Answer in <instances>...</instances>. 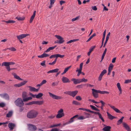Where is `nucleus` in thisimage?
Wrapping results in <instances>:
<instances>
[{"mask_svg": "<svg viewBox=\"0 0 131 131\" xmlns=\"http://www.w3.org/2000/svg\"><path fill=\"white\" fill-rule=\"evenodd\" d=\"M90 106L91 107V108L93 110H95L96 111H99L100 110L98 108H96L95 106L92 105H90Z\"/></svg>", "mask_w": 131, "mask_h": 131, "instance_id": "nucleus-32", "label": "nucleus"}, {"mask_svg": "<svg viewBox=\"0 0 131 131\" xmlns=\"http://www.w3.org/2000/svg\"><path fill=\"white\" fill-rule=\"evenodd\" d=\"M81 70H78V69L77 70H76V72L78 71V73L77 74V76H79L80 75V73H81Z\"/></svg>", "mask_w": 131, "mask_h": 131, "instance_id": "nucleus-50", "label": "nucleus"}, {"mask_svg": "<svg viewBox=\"0 0 131 131\" xmlns=\"http://www.w3.org/2000/svg\"><path fill=\"white\" fill-rule=\"evenodd\" d=\"M29 94L32 97L34 98L36 97L37 99H39L43 95V94L41 93H39L35 95L31 93H30Z\"/></svg>", "mask_w": 131, "mask_h": 131, "instance_id": "nucleus-11", "label": "nucleus"}, {"mask_svg": "<svg viewBox=\"0 0 131 131\" xmlns=\"http://www.w3.org/2000/svg\"><path fill=\"white\" fill-rule=\"evenodd\" d=\"M106 70L105 69H104L101 72L100 74L101 75L103 76V75L106 73Z\"/></svg>", "mask_w": 131, "mask_h": 131, "instance_id": "nucleus-42", "label": "nucleus"}, {"mask_svg": "<svg viewBox=\"0 0 131 131\" xmlns=\"http://www.w3.org/2000/svg\"><path fill=\"white\" fill-rule=\"evenodd\" d=\"M83 63H80V68L79 70H82V66L83 65Z\"/></svg>", "mask_w": 131, "mask_h": 131, "instance_id": "nucleus-56", "label": "nucleus"}, {"mask_svg": "<svg viewBox=\"0 0 131 131\" xmlns=\"http://www.w3.org/2000/svg\"><path fill=\"white\" fill-rule=\"evenodd\" d=\"M130 82H131V79L125 80L124 82L125 83H127Z\"/></svg>", "mask_w": 131, "mask_h": 131, "instance_id": "nucleus-52", "label": "nucleus"}, {"mask_svg": "<svg viewBox=\"0 0 131 131\" xmlns=\"http://www.w3.org/2000/svg\"><path fill=\"white\" fill-rule=\"evenodd\" d=\"M59 70V69H58L56 68V69H53V70H50L48 71L47 72V73H50L57 72Z\"/></svg>", "mask_w": 131, "mask_h": 131, "instance_id": "nucleus-27", "label": "nucleus"}, {"mask_svg": "<svg viewBox=\"0 0 131 131\" xmlns=\"http://www.w3.org/2000/svg\"><path fill=\"white\" fill-rule=\"evenodd\" d=\"M49 55L47 54L43 53L40 55L38 56L37 57L39 58H42L49 57Z\"/></svg>", "mask_w": 131, "mask_h": 131, "instance_id": "nucleus-21", "label": "nucleus"}, {"mask_svg": "<svg viewBox=\"0 0 131 131\" xmlns=\"http://www.w3.org/2000/svg\"><path fill=\"white\" fill-rule=\"evenodd\" d=\"M80 81V83L82 82H86L87 81V80L86 79H85L84 78H83L82 79H79Z\"/></svg>", "mask_w": 131, "mask_h": 131, "instance_id": "nucleus-45", "label": "nucleus"}, {"mask_svg": "<svg viewBox=\"0 0 131 131\" xmlns=\"http://www.w3.org/2000/svg\"><path fill=\"white\" fill-rule=\"evenodd\" d=\"M43 103V101H35V104L41 105Z\"/></svg>", "mask_w": 131, "mask_h": 131, "instance_id": "nucleus-33", "label": "nucleus"}, {"mask_svg": "<svg viewBox=\"0 0 131 131\" xmlns=\"http://www.w3.org/2000/svg\"><path fill=\"white\" fill-rule=\"evenodd\" d=\"M88 101H91L93 103H95V104H97L99 102H97L95 101L94 100H92L91 99H89L88 100Z\"/></svg>", "mask_w": 131, "mask_h": 131, "instance_id": "nucleus-48", "label": "nucleus"}, {"mask_svg": "<svg viewBox=\"0 0 131 131\" xmlns=\"http://www.w3.org/2000/svg\"><path fill=\"white\" fill-rule=\"evenodd\" d=\"M100 102L101 103V105L100 107L101 110H103V107L104 106L105 103L102 100L100 101Z\"/></svg>", "mask_w": 131, "mask_h": 131, "instance_id": "nucleus-31", "label": "nucleus"}, {"mask_svg": "<svg viewBox=\"0 0 131 131\" xmlns=\"http://www.w3.org/2000/svg\"><path fill=\"white\" fill-rule=\"evenodd\" d=\"M111 127L109 126H106L103 127L102 130L104 131H111Z\"/></svg>", "mask_w": 131, "mask_h": 131, "instance_id": "nucleus-23", "label": "nucleus"}, {"mask_svg": "<svg viewBox=\"0 0 131 131\" xmlns=\"http://www.w3.org/2000/svg\"><path fill=\"white\" fill-rule=\"evenodd\" d=\"M8 126L9 129V130H13L15 126V125L12 123H10L8 124Z\"/></svg>", "mask_w": 131, "mask_h": 131, "instance_id": "nucleus-15", "label": "nucleus"}, {"mask_svg": "<svg viewBox=\"0 0 131 131\" xmlns=\"http://www.w3.org/2000/svg\"><path fill=\"white\" fill-rule=\"evenodd\" d=\"M15 64L14 62H4L2 64V66H5L8 72L10 71V66H9L11 65H13Z\"/></svg>", "mask_w": 131, "mask_h": 131, "instance_id": "nucleus-3", "label": "nucleus"}, {"mask_svg": "<svg viewBox=\"0 0 131 131\" xmlns=\"http://www.w3.org/2000/svg\"><path fill=\"white\" fill-rule=\"evenodd\" d=\"M58 84V82H56L52 83L51 84L52 87L54 86H57Z\"/></svg>", "mask_w": 131, "mask_h": 131, "instance_id": "nucleus-41", "label": "nucleus"}, {"mask_svg": "<svg viewBox=\"0 0 131 131\" xmlns=\"http://www.w3.org/2000/svg\"><path fill=\"white\" fill-rule=\"evenodd\" d=\"M56 46H54L51 47H49L45 51V52H49L50 50H52L54 49L56 47Z\"/></svg>", "mask_w": 131, "mask_h": 131, "instance_id": "nucleus-28", "label": "nucleus"}, {"mask_svg": "<svg viewBox=\"0 0 131 131\" xmlns=\"http://www.w3.org/2000/svg\"><path fill=\"white\" fill-rule=\"evenodd\" d=\"M7 49H8L12 51H16V50L14 47H12L10 48H7Z\"/></svg>", "mask_w": 131, "mask_h": 131, "instance_id": "nucleus-43", "label": "nucleus"}, {"mask_svg": "<svg viewBox=\"0 0 131 131\" xmlns=\"http://www.w3.org/2000/svg\"><path fill=\"white\" fill-rule=\"evenodd\" d=\"M5 106V104L3 102L0 103V107H4Z\"/></svg>", "mask_w": 131, "mask_h": 131, "instance_id": "nucleus-57", "label": "nucleus"}, {"mask_svg": "<svg viewBox=\"0 0 131 131\" xmlns=\"http://www.w3.org/2000/svg\"><path fill=\"white\" fill-rule=\"evenodd\" d=\"M95 47V46H92L90 49L89 51L91 52L92 51H93V50L94 49Z\"/></svg>", "mask_w": 131, "mask_h": 131, "instance_id": "nucleus-53", "label": "nucleus"}, {"mask_svg": "<svg viewBox=\"0 0 131 131\" xmlns=\"http://www.w3.org/2000/svg\"><path fill=\"white\" fill-rule=\"evenodd\" d=\"M62 81L63 83H67L70 82V81L68 79L64 77H62Z\"/></svg>", "mask_w": 131, "mask_h": 131, "instance_id": "nucleus-19", "label": "nucleus"}, {"mask_svg": "<svg viewBox=\"0 0 131 131\" xmlns=\"http://www.w3.org/2000/svg\"><path fill=\"white\" fill-rule=\"evenodd\" d=\"M16 19L18 20H24L25 18L24 17H16Z\"/></svg>", "mask_w": 131, "mask_h": 131, "instance_id": "nucleus-39", "label": "nucleus"}, {"mask_svg": "<svg viewBox=\"0 0 131 131\" xmlns=\"http://www.w3.org/2000/svg\"><path fill=\"white\" fill-rule=\"evenodd\" d=\"M78 92L77 90L73 91H69L64 92V93L66 94H68L73 97L77 94Z\"/></svg>", "mask_w": 131, "mask_h": 131, "instance_id": "nucleus-5", "label": "nucleus"}, {"mask_svg": "<svg viewBox=\"0 0 131 131\" xmlns=\"http://www.w3.org/2000/svg\"><path fill=\"white\" fill-rule=\"evenodd\" d=\"M99 93L101 94H109V92L107 91H101L100 90H99Z\"/></svg>", "mask_w": 131, "mask_h": 131, "instance_id": "nucleus-38", "label": "nucleus"}, {"mask_svg": "<svg viewBox=\"0 0 131 131\" xmlns=\"http://www.w3.org/2000/svg\"><path fill=\"white\" fill-rule=\"evenodd\" d=\"M46 62L45 60H44L40 63V65L43 66H45V63Z\"/></svg>", "mask_w": 131, "mask_h": 131, "instance_id": "nucleus-55", "label": "nucleus"}, {"mask_svg": "<svg viewBox=\"0 0 131 131\" xmlns=\"http://www.w3.org/2000/svg\"><path fill=\"white\" fill-rule=\"evenodd\" d=\"M74 121V119H73L72 118V117L70 118L68 122V123L69 124H70L73 122Z\"/></svg>", "mask_w": 131, "mask_h": 131, "instance_id": "nucleus-47", "label": "nucleus"}, {"mask_svg": "<svg viewBox=\"0 0 131 131\" xmlns=\"http://www.w3.org/2000/svg\"><path fill=\"white\" fill-rule=\"evenodd\" d=\"M123 127L125 128V129L127 131H130V129L129 126L126 123L123 122Z\"/></svg>", "mask_w": 131, "mask_h": 131, "instance_id": "nucleus-18", "label": "nucleus"}, {"mask_svg": "<svg viewBox=\"0 0 131 131\" xmlns=\"http://www.w3.org/2000/svg\"><path fill=\"white\" fill-rule=\"evenodd\" d=\"M110 32H109L108 33V34L107 35L106 37V38L105 41V42L104 43V45H103V47H105L106 43H107L108 40V39H109V36L110 35Z\"/></svg>", "mask_w": 131, "mask_h": 131, "instance_id": "nucleus-22", "label": "nucleus"}, {"mask_svg": "<svg viewBox=\"0 0 131 131\" xmlns=\"http://www.w3.org/2000/svg\"><path fill=\"white\" fill-rule=\"evenodd\" d=\"M113 67V65L112 64H110L108 68V73H107V75H109L110 74L111 70L112 69Z\"/></svg>", "mask_w": 131, "mask_h": 131, "instance_id": "nucleus-26", "label": "nucleus"}, {"mask_svg": "<svg viewBox=\"0 0 131 131\" xmlns=\"http://www.w3.org/2000/svg\"><path fill=\"white\" fill-rule=\"evenodd\" d=\"M71 67V66H69L66 68L64 70V71L65 73Z\"/></svg>", "mask_w": 131, "mask_h": 131, "instance_id": "nucleus-51", "label": "nucleus"}, {"mask_svg": "<svg viewBox=\"0 0 131 131\" xmlns=\"http://www.w3.org/2000/svg\"><path fill=\"white\" fill-rule=\"evenodd\" d=\"M122 120L120 119L117 121V125H119L122 122Z\"/></svg>", "mask_w": 131, "mask_h": 131, "instance_id": "nucleus-54", "label": "nucleus"}, {"mask_svg": "<svg viewBox=\"0 0 131 131\" xmlns=\"http://www.w3.org/2000/svg\"><path fill=\"white\" fill-rule=\"evenodd\" d=\"M106 29H105V30H104V31L103 33V37H102V42H103V41H104V40L105 38V34H106Z\"/></svg>", "mask_w": 131, "mask_h": 131, "instance_id": "nucleus-37", "label": "nucleus"}, {"mask_svg": "<svg viewBox=\"0 0 131 131\" xmlns=\"http://www.w3.org/2000/svg\"><path fill=\"white\" fill-rule=\"evenodd\" d=\"M106 113L107 114L108 118L110 120H112L113 119L115 118H116V117L112 116L108 112H107Z\"/></svg>", "mask_w": 131, "mask_h": 131, "instance_id": "nucleus-24", "label": "nucleus"}, {"mask_svg": "<svg viewBox=\"0 0 131 131\" xmlns=\"http://www.w3.org/2000/svg\"><path fill=\"white\" fill-rule=\"evenodd\" d=\"M72 103L73 104H75L77 105H80V103L78 102L75 101H73L72 102Z\"/></svg>", "mask_w": 131, "mask_h": 131, "instance_id": "nucleus-40", "label": "nucleus"}, {"mask_svg": "<svg viewBox=\"0 0 131 131\" xmlns=\"http://www.w3.org/2000/svg\"><path fill=\"white\" fill-rule=\"evenodd\" d=\"M46 82L47 81L46 80H43L42 81L41 83L42 84V85L45 84Z\"/></svg>", "mask_w": 131, "mask_h": 131, "instance_id": "nucleus-62", "label": "nucleus"}, {"mask_svg": "<svg viewBox=\"0 0 131 131\" xmlns=\"http://www.w3.org/2000/svg\"><path fill=\"white\" fill-rule=\"evenodd\" d=\"M27 94L26 92H23L22 94V98L24 102H26L31 99L32 98L31 96L27 97Z\"/></svg>", "mask_w": 131, "mask_h": 131, "instance_id": "nucleus-4", "label": "nucleus"}, {"mask_svg": "<svg viewBox=\"0 0 131 131\" xmlns=\"http://www.w3.org/2000/svg\"><path fill=\"white\" fill-rule=\"evenodd\" d=\"M96 34L95 33H94L88 39V40L86 41V42H88L90 40H91V39L92 38L94 37L95 36Z\"/></svg>", "mask_w": 131, "mask_h": 131, "instance_id": "nucleus-36", "label": "nucleus"}, {"mask_svg": "<svg viewBox=\"0 0 131 131\" xmlns=\"http://www.w3.org/2000/svg\"><path fill=\"white\" fill-rule=\"evenodd\" d=\"M27 126L28 129L30 131H35L37 129L35 125L32 124H27Z\"/></svg>", "mask_w": 131, "mask_h": 131, "instance_id": "nucleus-6", "label": "nucleus"}, {"mask_svg": "<svg viewBox=\"0 0 131 131\" xmlns=\"http://www.w3.org/2000/svg\"><path fill=\"white\" fill-rule=\"evenodd\" d=\"M12 114L13 111H10L6 114V117H9L12 116Z\"/></svg>", "mask_w": 131, "mask_h": 131, "instance_id": "nucleus-30", "label": "nucleus"}, {"mask_svg": "<svg viewBox=\"0 0 131 131\" xmlns=\"http://www.w3.org/2000/svg\"><path fill=\"white\" fill-rule=\"evenodd\" d=\"M35 17V16L32 15L31 16L29 20L30 23H31L32 22Z\"/></svg>", "mask_w": 131, "mask_h": 131, "instance_id": "nucleus-49", "label": "nucleus"}, {"mask_svg": "<svg viewBox=\"0 0 131 131\" xmlns=\"http://www.w3.org/2000/svg\"><path fill=\"white\" fill-rule=\"evenodd\" d=\"M92 94L93 97L96 98L98 97V95L97 93H99V90H97L93 89H92Z\"/></svg>", "mask_w": 131, "mask_h": 131, "instance_id": "nucleus-10", "label": "nucleus"}, {"mask_svg": "<svg viewBox=\"0 0 131 131\" xmlns=\"http://www.w3.org/2000/svg\"><path fill=\"white\" fill-rule=\"evenodd\" d=\"M61 125L60 123H59L57 124H54L51 125L50 126V128H53L56 127L58 126Z\"/></svg>", "mask_w": 131, "mask_h": 131, "instance_id": "nucleus-34", "label": "nucleus"}, {"mask_svg": "<svg viewBox=\"0 0 131 131\" xmlns=\"http://www.w3.org/2000/svg\"><path fill=\"white\" fill-rule=\"evenodd\" d=\"M57 113L58 114L56 116L57 118H60L64 116L63 110L62 108H61L59 110Z\"/></svg>", "mask_w": 131, "mask_h": 131, "instance_id": "nucleus-7", "label": "nucleus"}, {"mask_svg": "<svg viewBox=\"0 0 131 131\" xmlns=\"http://www.w3.org/2000/svg\"><path fill=\"white\" fill-rule=\"evenodd\" d=\"M76 99L79 101H80L81 100V97L79 96H76Z\"/></svg>", "mask_w": 131, "mask_h": 131, "instance_id": "nucleus-59", "label": "nucleus"}, {"mask_svg": "<svg viewBox=\"0 0 131 131\" xmlns=\"http://www.w3.org/2000/svg\"><path fill=\"white\" fill-rule=\"evenodd\" d=\"M0 96L6 100H9V97L8 95L6 93H4L0 94Z\"/></svg>", "mask_w": 131, "mask_h": 131, "instance_id": "nucleus-12", "label": "nucleus"}, {"mask_svg": "<svg viewBox=\"0 0 131 131\" xmlns=\"http://www.w3.org/2000/svg\"><path fill=\"white\" fill-rule=\"evenodd\" d=\"M68 124H69V123L68 122H67L66 123H63V124L61 125V127H62L64 126H65L66 125H67Z\"/></svg>", "mask_w": 131, "mask_h": 131, "instance_id": "nucleus-58", "label": "nucleus"}, {"mask_svg": "<svg viewBox=\"0 0 131 131\" xmlns=\"http://www.w3.org/2000/svg\"><path fill=\"white\" fill-rule=\"evenodd\" d=\"M71 81L73 82L74 84H75L80 83L79 79L72 78L71 79Z\"/></svg>", "mask_w": 131, "mask_h": 131, "instance_id": "nucleus-20", "label": "nucleus"}, {"mask_svg": "<svg viewBox=\"0 0 131 131\" xmlns=\"http://www.w3.org/2000/svg\"><path fill=\"white\" fill-rule=\"evenodd\" d=\"M23 100L21 98H18L17 99L14 101L15 105L19 107H23L24 105Z\"/></svg>", "mask_w": 131, "mask_h": 131, "instance_id": "nucleus-2", "label": "nucleus"}, {"mask_svg": "<svg viewBox=\"0 0 131 131\" xmlns=\"http://www.w3.org/2000/svg\"><path fill=\"white\" fill-rule=\"evenodd\" d=\"M99 118L100 119L102 122H104V120L103 118L102 117V116L101 114L100 113L98 115Z\"/></svg>", "mask_w": 131, "mask_h": 131, "instance_id": "nucleus-44", "label": "nucleus"}, {"mask_svg": "<svg viewBox=\"0 0 131 131\" xmlns=\"http://www.w3.org/2000/svg\"><path fill=\"white\" fill-rule=\"evenodd\" d=\"M38 114V113L37 111L32 110L27 113V116L29 118H34L37 117Z\"/></svg>", "mask_w": 131, "mask_h": 131, "instance_id": "nucleus-1", "label": "nucleus"}, {"mask_svg": "<svg viewBox=\"0 0 131 131\" xmlns=\"http://www.w3.org/2000/svg\"><path fill=\"white\" fill-rule=\"evenodd\" d=\"M55 37L58 39H59V43L61 44L64 42V40H63V38L59 35H56Z\"/></svg>", "mask_w": 131, "mask_h": 131, "instance_id": "nucleus-13", "label": "nucleus"}, {"mask_svg": "<svg viewBox=\"0 0 131 131\" xmlns=\"http://www.w3.org/2000/svg\"><path fill=\"white\" fill-rule=\"evenodd\" d=\"M112 108L117 113H122L117 108H115L114 106H112Z\"/></svg>", "mask_w": 131, "mask_h": 131, "instance_id": "nucleus-29", "label": "nucleus"}, {"mask_svg": "<svg viewBox=\"0 0 131 131\" xmlns=\"http://www.w3.org/2000/svg\"><path fill=\"white\" fill-rule=\"evenodd\" d=\"M83 114L85 115L86 116H80L78 117L77 119L80 120H83L90 117L89 116V115H90V114L89 113L86 112H84Z\"/></svg>", "mask_w": 131, "mask_h": 131, "instance_id": "nucleus-9", "label": "nucleus"}, {"mask_svg": "<svg viewBox=\"0 0 131 131\" xmlns=\"http://www.w3.org/2000/svg\"><path fill=\"white\" fill-rule=\"evenodd\" d=\"M84 84H81L80 85H78L77 86V87L78 88H82L83 87V86L84 85Z\"/></svg>", "mask_w": 131, "mask_h": 131, "instance_id": "nucleus-61", "label": "nucleus"}, {"mask_svg": "<svg viewBox=\"0 0 131 131\" xmlns=\"http://www.w3.org/2000/svg\"><path fill=\"white\" fill-rule=\"evenodd\" d=\"M55 0H50V5H53L54 4Z\"/></svg>", "mask_w": 131, "mask_h": 131, "instance_id": "nucleus-60", "label": "nucleus"}, {"mask_svg": "<svg viewBox=\"0 0 131 131\" xmlns=\"http://www.w3.org/2000/svg\"><path fill=\"white\" fill-rule=\"evenodd\" d=\"M50 131H58V129L56 128H53Z\"/></svg>", "mask_w": 131, "mask_h": 131, "instance_id": "nucleus-63", "label": "nucleus"}, {"mask_svg": "<svg viewBox=\"0 0 131 131\" xmlns=\"http://www.w3.org/2000/svg\"><path fill=\"white\" fill-rule=\"evenodd\" d=\"M4 21L7 23H13L15 22V21L11 20H9L8 21Z\"/></svg>", "mask_w": 131, "mask_h": 131, "instance_id": "nucleus-35", "label": "nucleus"}, {"mask_svg": "<svg viewBox=\"0 0 131 131\" xmlns=\"http://www.w3.org/2000/svg\"><path fill=\"white\" fill-rule=\"evenodd\" d=\"M28 35H29V34H22L17 36V37L19 40H20L25 37Z\"/></svg>", "mask_w": 131, "mask_h": 131, "instance_id": "nucleus-14", "label": "nucleus"}, {"mask_svg": "<svg viewBox=\"0 0 131 131\" xmlns=\"http://www.w3.org/2000/svg\"><path fill=\"white\" fill-rule=\"evenodd\" d=\"M27 87L29 88V90L31 92H37L39 90V89H36L31 86H28Z\"/></svg>", "mask_w": 131, "mask_h": 131, "instance_id": "nucleus-17", "label": "nucleus"}, {"mask_svg": "<svg viewBox=\"0 0 131 131\" xmlns=\"http://www.w3.org/2000/svg\"><path fill=\"white\" fill-rule=\"evenodd\" d=\"M48 93L50 96L54 99L57 100H60L62 99V97L61 96L57 95L50 92H49Z\"/></svg>", "mask_w": 131, "mask_h": 131, "instance_id": "nucleus-8", "label": "nucleus"}, {"mask_svg": "<svg viewBox=\"0 0 131 131\" xmlns=\"http://www.w3.org/2000/svg\"><path fill=\"white\" fill-rule=\"evenodd\" d=\"M27 82V81H24L20 83L14 84V86L15 87H19L25 84Z\"/></svg>", "mask_w": 131, "mask_h": 131, "instance_id": "nucleus-16", "label": "nucleus"}, {"mask_svg": "<svg viewBox=\"0 0 131 131\" xmlns=\"http://www.w3.org/2000/svg\"><path fill=\"white\" fill-rule=\"evenodd\" d=\"M102 77V76L100 74V75L98 79L99 81H100L101 80Z\"/></svg>", "mask_w": 131, "mask_h": 131, "instance_id": "nucleus-64", "label": "nucleus"}, {"mask_svg": "<svg viewBox=\"0 0 131 131\" xmlns=\"http://www.w3.org/2000/svg\"><path fill=\"white\" fill-rule=\"evenodd\" d=\"M79 16H78L77 17L75 18H74L72 19L71 20L72 21H76L78 20L79 18Z\"/></svg>", "mask_w": 131, "mask_h": 131, "instance_id": "nucleus-46", "label": "nucleus"}, {"mask_svg": "<svg viewBox=\"0 0 131 131\" xmlns=\"http://www.w3.org/2000/svg\"><path fill=\"white\" fill-rule=\"evenodd\" d=\"M12 75L14 76V78L17 79L19 80H22L23 79L20 78V77L18 76L15 73H13L12 74Z\"/></svg>", "mask_w": 131, "mask_h": 131, "instance_id": "nucleus-25", "label": "nucleus"}]
</instances>
